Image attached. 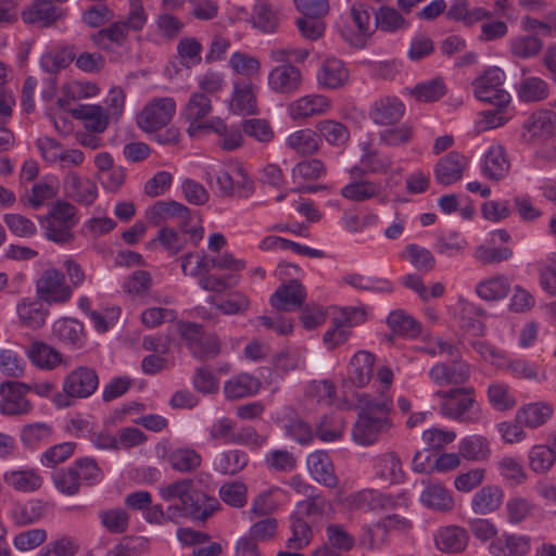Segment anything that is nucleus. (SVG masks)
Masks as SVG:
<instances>
[{"label":"nucleus","mask_w":556,"mask_h":556,"mask_svg":"<svg viewBox=\"0 0 556 556\" xmlns=\"http://www.w3.org/2000/svg\"><path fill=\"white\" fill-rule=\"evenodd\" d=\"M358 418L352 429V438L359 445L374 444L380 434L392 427L390 413L392 401L380 397L374 399L362 394L357 400Z\"/></svg>","instance_id":"1"},{"label":"nucleus","mask_w":556,"mask_h":556,"mask_svg":"<svg viewBox=\"0 0 556 556\" xmlns=\"http://www.w3.org/2000/svg\"><path fill=\"white\" fill-rule=\"evenodd\" d=\"M97 370L87 365H79L68 371L62 380V390L54 393L52 403L59 409L67 408L79 400L89 399L99 388Z\"/></svg>","instance_id":"2"},{"label":"nucleus","mask_w":556,"mask_h":556,"mask_svg":"<svg viewBox=\"0 0 556 556\" xmlns=\"http://www.w3.org/2000/svg\"><path fill=\"white\" fill-rule=\"evenodd\" d=\"M433 396L440 400L439 412L443 417L468 425L480 421L482 410L475 399L473 388L457 387L438 390Z\"/></svg>","instance_id":"3"},{"label":"nucleus","mask_w":556,"mask_h":556,"mask_svg":"<svg viewBox=\"0 0 556 556\" xmlns=\"http://www.w3.org/2000/svg\"><path fill=\"white\" fill-rule=\"evenodd\" d=\"M78 222L77 208L70 202L61 200L52 205L47 215L39 217L46 238L62 244L73 241V228Z\"/></svg>","instance_id":"4"},{"label":"nucleus","mask_w":556,"mask_h":556,"mask_svg":"<svg viewBox=\"0 0 556 556\" xmlns=\"http://www.w3.org/2000/svg\"><path fill=\"white\" fill-rule=\"evenodd\" d=\"M505 74L500 67H490L473 80L475 97L496 108H506L510 101L509 93L502 88Z\"/></svg>","instance_id":"5"},{"label":"nucleus","mask_w":556,"mask_h":556,"mask_svg":"<svg viewBox=\"0 0 556 556\" xmlns=\"http://www.w3.org/2000/svg\"><path fill=\"white\" fill-rule=\"evenodd\" d=\"M179 334L195 358L210 359L220 352V342L214 334L204 333L202 326L194 323H180Z\"/></svg>","instance_id":"6"},{"label":"nucleus","mask_w":556,"mask_h":556,"mask_svg":"<svg viewBox=\"0 0 556 556\" xmlns=\"http://www.w3.org/2000/svg\"><path fill=\"white\" fill-rule=\"evenodd\" d=\"M218 508L217 498L192 488L182 504L169 505V515L172 518H178V520L188 517L203 521Z\"/></svg>","instance_id":"7"},{"label":"nucleus","mask_w":556,"mask_h":556,"mask_svg":"<svg viewBox=\"0 0 556 556\" xmlns=\"http://www.w3.org/2000/svg\"><path fill=\"white\" fill-rule=\"evenodd\" d=\"M30 386L10 380L0 383V414L3 416H26L34 409L33 403L26 397Z\"/></svg>","instance_id":"8"},{"label":"nucleus","mask_w":556,"mask_h":556,"mask_svg":"<svg viewBox=\"0 0 556 556\" xmlns=\"http://www.w3.org/2000/svg\"><path fill=\"white\" fill-rule=\"evenodd\" d=\"M37 296L48 304H64L73 295L72 286L65 281L62 271L55 268L46 269L36 282Z\"/></svg>","instance_id":"9"},{"label":"nucleus","mask_w":556,"mask_h":556,"mask_svg":"<svg viewBox=\"0 0 556 556\" xmlns=\"http://www.w3.org/2000/svg\"><path fill=\"white\" fill-rule=\"evenodd\" d=\"M176 112V102L173 98H157L149 102L137 117L139 128L152 132L165 127Z\"/></svg>","instance_id":"10"},{"label":"nucleus","mask_w":556,"mask_h":556,"mask_svg":"<svg viewBox=\"0 0 556 556\" xmlns=\"http://www.w3.org/2000/svg\"><path fill=\"white\" fill-rule=\"evenodd\" d=\"M212 110V102L207 94L193 92L190 96L181 111V118L189 124L187 132L190 137H194L200 130L213 127L214 121L211 123H202V121L211 114Z\"/></svg>","instance_id":"11"},{"label":"nucleus","mask_w":556,"mask_h":556,"mask_svg":"<svg viewBox=\"0 0 556 556\" xmlns=\"http://www.w3.org/2000/svg\"><path fill=\"white\" fill-rule=\"evenodd\" d=\"M149 222L160 226L166 220H177L178 228L182 232H189L188 225L191 218L190 210L176 201H157L147 212Z\"/></svg>","instance_id":"12"},{"label":"nucleus","mask_w":556,"mask_h":556,"mask_svg":"<svg viewBox=\"0 0 556 556\" xmlns=\"http://www.w3.org/2000/svg\"><path fill=\"white\" fill-rule=\"evenodd\" d=\"M285 435L300 445H307L314 440V432L308 422L302 419L291 406H285L276 418Z\"/></svg>","instance_id":"13"},{"label":"nucleus","mask_w":556,"mask_h":556,"mask_svg":"<svg viewBox=\"0 0 556 556\" xmlns=\"http://www.w3.org/2000/svg\"><path fill=\"white\" fill-rule=\"evenodd\" d=\"M305 287L298 280L282 282L271 294L270 305L279 312H290L299 308L305 301Z\"/></svg>","instance_id":"14"},{"label":"nucleus","mask_w":556,"mask_h":556,"mask_svg":"<svg viewBox=\"0 0 556 556\" xmlns=\"http://www.w3.org/2000/svg\"><path fill=\"white\" fill-rule=\"evenodd\" d=\"M349 509L362 511L388 510L395 506L396 501L374 489L355 492L345 500Z\"/></svg>","instance_id":"15"},{"label":"nucleus","mask_w":556,"mask_h":556,"mask_svg":"<svg viewBox=\"0 0 556 556\" xmlns=\"http://www.w3.org/2000/svg\"><path fill=\"white\" fill-rule=\"evenodd\" d=\"M267 81L275 93L293 94L300 89L302 73L292 64H280L269 72Z\"/></svg>","instance_id":"16"},{"label":"nucleus","mask_w":556,"mask_h":556,"mask_svg":"<svg viewBox=\"0 0 556 556\" xmlns=\"http://www.w3.org/2000/svg\"><path fill=\"white\" fill-rule=\"evenodd\" d=\"M65 194L73 201L89 206L98 198V187L89 177L68 172L63 180Z\"/></svg>","instance_id":"17"},{"label":"nucleus","mask_w":556,"mask_h":556,"mask_svg":"<svg viewBox=\"0 0 556 556\" xmlns=\"http://www.w3.org/2000/svg\"><path fill=\"white\" fill-rule=\"evenodd\" d=\"M331 109V101L323 94H307L288 105L287 112L292 121H302L315 115H324Z\"/></svg>","instance_id":"18"},{"label":"nucleus","mask_w":556,"mask_h":556,"mask_svg":"<svg viewBox=\"0 0 556 556\" xmlns=\"http://www.w3.org/2000/svg\"><path fill=\"white\" fill-rule=\"evenodd\" d=\"M65 14V10L58 8L51 1L36 0L21 13V16L24 23L45 28L62 20Z\"/></svg>","instance_id":"19"},{"label":"nucleus","mask_w":556,"mask_h":556,"mask_svg":"<svg viewBox=\"0 0 556 556\" xmlns=\"http://www.w3.org/2000/svg\"><path fill=\"white\" fill-rule=\"evenodd\" d=\"M467 165V159L463 154L451 151L437 162L434 178L440 185L451 186L462 179Z\"/></svg>","instance_id":"20"},{"label":"nucleus","mask_w":556,"mask_h":556,"mask_svg":"<svg viewBox=\"0 0 556 556\" xmlns=\"http://www.w3.org/2000/svg\"><path fill=\"white\" fill-rule=\"evenodd\" d=\"M470 377V366L465 362H453L451 365L438 363L429 370V378L439 387L462 386Z\"/></svg>","instance_id":"21"},{"label":"nucleus","mask_w":556,"mask_h":556,"mask_svg":"<svg viewBox=\"0 0 556 556\" xmlns=\"http://www.w3.org/2000/svg\"><path fill=\"white\" fill-rule=\"evenodd\" d=\"M405 114L404 103L396 97H383L374 102L369 110L370 119L381 126L394 125Z\"/></svg>","instance_id":"22"},{"label":"nucleus","mask_w":556,"mask_h":556,"mask_svg":"<svg viewBox=\"0 0 556 556\" xmlns=\"http://www.w3.org/2000/svg\"><path fill=\"white\" fill-rule=\"evenodd\" d=\"M52 337L72 349H81L87 342L84 325L74 318H60L52 325Z\"/></svg>","instance_id":"23"},{"label":"nucleus","mask_w":556,"mask_h":556,"mask_svg":"<svg viewBox=\"0 0 556 556\" xmlns=\"http://www.w3.org/2000/svg\"><path fill=\"white\" fill-rule=\"evenodd\" d=\"M306 466L312 477L320 484L334 489L339 480L329 454L319 450L311 453L306 459Z\"/></svg>","instance_id":"24"},{"label":"nucleus","mask_w":556,"mask_h":556,"mask_svg":"<svg viewBox=\"0 0 556 556\" xmlns=\"http://www.w3.org/2000/svg\"><path fill=\"white\" fill-rule=\"evenodd\" d=\"M316 78L320 88L336 90L348 83L349 71L341 60L331 58L321 63Z\"/></svg>","instance_id":"25"},{"label":"nucleus","mask_w":556,"mask_h":556,"mask_svg":"<svg viewBox=\"0 0 556 556\" xmlns=\"http://www.w3.org/2000/svg\"><path fill=\"white\" fill-rule=\"evenodd\" d=\"M30 363L42 370H53L60 365L67 366L63 355L53 346L42 341L33 342L26 350Z\"/></svg>","instance_id":"26"},{"label":"nucleus","mask_w":556,"mask_h":556,"mask_svg":"<svg viewBox=\"0 0 556 556\" xmlns=\"http://www.w3.org/2000/svg\"><path fill=\"white\" fill-rule=\"evenodd\" d=\"M531 548L529 535L503 533L489 545L493 556H526Z\"/></svg>","instance_id":"27"},{"label":"nucleus","mask_w":556,"mask_h":556,"mask_svg":"<svg viewBox=\"0 0 556 556\" xmlns=\"http://www.w3.org/2000/svg\"><path fill=\"white\" fill-rule=\"evenodd\" d=\"M434 540L440 551L448 554H457L466 549L469 542V534L465 528L451 525L440 528Z\"/></svg>","instance_id":"28"},{"label":"nucleus","mask_w":556,"mask_h":556,"mask_svg":"<svg viewBox=\"0 0 556 556\" xmlns=\"http://www.w3.org/2000/svg\"><path fill=\"white\" fill-rule=\"evenodd\" d=\"M509 168L510 162L505 149L500 144L491 146L484 154L482 174L491 180L498 181L507 175Z\"/></svg>","instance_id":"29"},{"label":"nucleus","mask_w":556,"mask_h":556,"mask_svg":"<svg viewBox=\"0 0 556 556\" xmlns=\"http://www.w3.org/2000/svg\"><path fill=\"white\" fill-rule=\"evenodd\" d=\"M43 302L39 298H25L17 304V315L24 327L39 329L46 324L49 311Z\"/></svg>","instance_id":"30"},{"label":"nucleus","mask_w":556,"mask_h":556,"mask_svg":"<svg viewBox=\"0 0 556 556\" xmlns=\"http://www.w3.org/2000/svg\"><path fill=\"white\" fill-rule=\"evenodd\" d=\"M504 500V491L498 485L486 484L477 491L471 500V509L478 515L496 511Z\"/></svg>","instance_id":"31"},{"label":"nucleus","mask_w":556,"mask_h":556,"mask_svg":"<svg viewBox=\"0 0 556 556\" xmlns=\"http://www.w3.org/2000/svg\"><path fill=\"white\" fill-rule=\"evenodd\" d=\"M420 502L428 508L447 513L454 508L455 502L451 492L439 482H429L420 494Z\"/></svg>","instance_id":"32"},{"label":"nucleus","mask_w":556,"mask_h":556,"mask_svg":"<svg viewBox=\"0 0 556 556\" xmlns=\"http://www.w3.org/2000/svg\"><path fill=\"white\" fill-rule=\"evenodd\" d=\"M73 116L84 121L86 130L93 134H102L109 126V115L101 105L80 104Z\"/></svg>","instance_id":"33"},{"label":"nucleus","mask_w":556,"mask_h":556,"mask_svg":"<svg viewBox=\"0 0 556 556\" xmlns=\"http://www.w3.org/2000/svg\"><path fill=\"white\" fill-rule=\"evenodd\" d=\"M375 475L386 483H401L404 480L402 462L397 454L388 452L375 460Z\"/></svg>","instance_id":"34"},{"label":"nucleus","mask_w":556,"mask_h":556,"mask_svg":"<svg viewBox=\"0 0 556 556\" xmlns=\"http://www.w3.org/2000/svg\"><path fill=\"white\" fill-rule=\"evenodd\" d=\"M261 388V381L253 375L242 372L227 380L224 393L228 400H240L254 395Z\"/></svg>","instance_id":"35"},{"label":"nucleus","mask_w":556,"mask_h":556,"mask_svg":"<svg viewBox=\"0 0 556 556\" xmlns=\"http://www.w3.org/2000/svg\"><path fill=\"white\" fill-rule=\"evenodd\" d=\"M553 412V406L546 402L529 403L517 410L516 421L528 428H538L552 417Z\"/></svg>","instance_id":"36"},{"label":"nucleus","mask_w":556,"mask_h":556,"mask_svg":"<svg viewBox=\"0 0 556 556\" xmlns=\"http://www.w3.org/2000/svg\"><path fill=\"white\" fill-rule=\"evenodd\" d=\"M375 356L366 351H358L352 357L349 368V378L356 387L366 386L374 374Z\"/></svg>","instance_id":"37"},{"label":"nucleus","mask_w":556,"mask_h":556,"mask_svg":"<svg viewBox=\"0 0 556 556\" xmlns=\"http://www.w3.org/2000/svg\"><path fill=\"white\" fill-rule=\"evenodd\" d=\"M321 140L316 130L303 128L293 131L287 137L286 144L301 155H311L320 148Z\"/></svg>","instance_id":"38"},{"label":"nucleus","mask_w":556,"mask_h":556,"mask_svg":"<svg viewBox=\"0 0 556 556\" xmlns=\"http://www.w3.org/2000/svg\"><path fill=\"white\" fill-rule=\"evenodd\" d=\"M383 188L380 182L359 179L352 181L341 189V195L350 201L364 202L382 194Z\"/></svg>","instance_id":"39"},{"label":"nucleus","mask_w":556,"mask_h":556,"mask_svg":"<svg viewBox=\"0 0 556 556\" xmlns=\"http://www.w3.org/2000/svg\"><path fill=\"white\" fill-rule=\"evenodd\" d=\"M126 23L115 22L91 35L92 42L104 51H110L114 45L123 46L127 39Z\"/></svg>","instance_id":"40"},{"label":"nucleus","mask_w":556,"mask_h":556,"mask_svg":"<svg viewBox=\"0 0 556 556\" xmlns=\"http://www.w3.org/2000/svg\"><path fill=\"white\" fill-rule=\"evenodd\" d=\"M459 455L466 460L483 462L491 456L489 441L482 435H470L462 439L458 444Z\"/></svg>","instance_id":"41"},{"label":"nucleus","mask_w":556,"mask_h":556,"mask_svg":"<svg viewBox=\"0 0 556 556\" xmlns=\"http://www.w3.org/2000/svg\"><path fill=\"white\" fill-rule=\"evenodd\" d=\"M265 467L274 473H289L298 466L296 456L286 447L273 448L264 456Z\"/></svg>","instance_id":"42"},{"label":"nucleus","mask_w":556,"mask_h":556,"mask_svg":"<svg viewBox=\"0 0 556 556\" xmlns=\"http://www.w3.org/2000/svg\"><path fill=\"white\" fill-rule=\"evenodd\" d=\"M8 485L18 492H34L41 488L43 479L34 469L13 470L4 473Z\"/></svg>","instance_id":"43"},{"label":"nucleus","mask_w":556,"mask_h":556,"mask_svg":"<svg viewBox=\"0 0 556 556\" xmlns=\"http://www.w3.org/2000/svg\"><path fill=\"white\" fill-rule=\"evenodd\" d=\"M52 434V427L46 422L27 424L21 430V442L26 448L35 450L49 442Z\"/></svg>","instance_id":"44"},{"label":"nucleus","mask_w":556,"mask_h":556,"mask_svg":"<svg viewBox=\"0 0 556 556\" xmlns=\"http://www.w3.org/2000/svg\"><path fill=\"white\" fill-rule=\"evenodd\" d=\"M477 294L484 301H498L510 292V282L504 276H496L479 282Z\"/></svg>","instance_id":"45"},{"label":"nucleus","mask_w":556,"mask_h":556,"mask_svg":"<svg viewBox=\"0 0 556 556\" xmlns=\"http://www.w3.org/2000/svg\"><path fill=\"white\" fill-rule=\"evenodd\" d=\"M252 23L264 33H274L279 25V11L271 4L256 3L253 8Z\"/></svg>","instance_id":"46"},{"label":"nucleus","mask_w":556,"mask_h":556,"mask_svg":"<svg viewBox=\"0 0 556 556\" xmlns=\"http://www.w3.org/2000/svg\"><path fill=\"white\" fill-rule=\"evenodd\" d=\"M486 396L491 406L498 412L510 410L517 405L509 386L504 382H492L488 387Z\"/></svg>","instance_id":"47"},{"label":"nucleus","mask_w":556,"mask_h":556,"mask_svg":"<svg viewBox=\"0 0 556 556\" xmlns=\"http://www.w3.org/2000/svg\"><path fill=\"white\" fill-rule=\"evenodd\" d=\"M51 478L55 489L64 495L74 496L80 491V476L73 465L55 470Z\"/></svg>","instance_id":"48"},{"label":"nucleus","mask_w":556,"mask_h":556,"mask_svg":"<svg viewBox=\"0 0 556 556\" xmlns=\"http://www.w3.org/2000/svg\"><path fill=\"white\" fill-rule=\"evenodd\" d=\"M327 168L319 159H307L296 163L291 172L293 182L300 185L307 180H316L326 175Z\"/></svg>","instance_id":"49"},{"label":"nucleus","mask_w":556,"mask_h":556,"mask_svg":"<svg viewBox=\"0 0 556 556\" xmlns=\"http://www.w3.org/2000/svg\"><path fill=\"white\" fill-rule=\"evenodd\" d=\"M231 109L233 112L242 115L254 114L256 112V97L251 85H235Z\"/></svg>","instance_id":"50"},{"label":"nucleus","mask_w":556,"mask_h":556,"mask_svg":"<svg viewBox=\"0 0 556 556\" xmlns=\"http://www.w3.org/2000/svg\"><path fill=\"white\" fill-rule=\"evenodd\" d=\"M409 94L420 102H434L446 93V86L442 78H433L417 84L408 89Z\"/></svg>","instance_id":"51"},{"label":"nucleus","mask_w":556,"mask_h":556,"mask_svg":"<svg viewBox=\"0 0 556 556\" xmlns=\"http://www.w3.org/2000/svg\"><path fill=\"white\" fill-rule=\"evenodd\" d=\"M527 128L533 136H553L556 134V113L549 110L536 111L529 118Z\"/></svg>","instance_id":"52"},{"label":"nucleus","mask_w":556,"mask_h":556,"mask_svg":"<svg viewBox=\"0 0 556 556\" xmlns=\"http://www.w3.org/2000/svg\"><path fill=\"white\" fill-rule=\"evenodd\" d=\"M249 463V456L245 452L240 450H228L220 454L215 467L216 470L223 475H237Z\"/></svg>","instance_id":"53"},{"label":"nucleus","mask_w":556,"mask_h":556,"mask_svg":"<svg viewBox=\"0 0 556 556\" xmlns=\"http://www.w3.org/2000/svg\"><path fill=\"white\" fill-rule=\"evenodd\" d=\"M543 48V41L536 35H521L514 37L509 42L513 55L520 59H530L538 55Z\"/></svg>","instance_id":"54"},{"label":"nucleus","mask_w":556,"mask_h":556,"mask_svg":"<svg viewBox=\"0 0 556 556\" xmlns=\"http://www.w3.org/2000/svg\"><path fill=\"white\" fill-rule=\"evenodd\" d=\"M291 536L286 541V546L291 551H299L306 547L312 539L313 531L311 526L304 519L290 517Z\"/></svg>","instance_id":"55"},{"label":"nucleus","mask_w":556,"mask_h":556,"mask_svg":"<svg viewBox=\"0 0 556 556\" xmlns=\"http://www.w3.org/2000/svg\"><path fill=\"white\" fill-rule=\"evenodd\" d=\"M534 508L535 505L526 497H510L505 504L506 519L511 525H520L533 514Z\"/></svg>","instance_id":"56"},{"label":"nucleus","mask_w":556,"mask_h":556,"mask_svg":"<svg viewBox=\"0 0 556 556\" xmlns=\"http://www.w3.org/2000/svg\"><path fill=\"white\" fill-rule=\"evenodd\" d=\"M200 454L189 447H179L172 451L168 455V462L174 470L188 472L195 470L201 465Z\"/></svg>","instance_id":"57"},{"label":"nucleus","mask_w":556,"mask_h":556,"mask_svg":"<svg viewBox=\"0 0 556 556\" xmlns=\"http://www.w3.org/2000/svg\"><path fill=\"white\" fill-rule=\"evenodd\" d=\"M316 131L320 137L332 146L344 144L350 137L345 125L333 119H324L316 124Z\"/></svg>","instance_id":"58"},{"label":"nucleus","mask_w":556,"mask_h":556,"mask_svg":"<svg viewBox=\"0 0 556 556\" xmlns=\"http://www.w3.org/2000/svg\"><path fill=\"white\" fill-rule=\"evenodd\" d=\"M466 247V239L457 231L441 233L434 243V250L437 253L446 257H454L463 254Z\"/></svg>","instance_id":"59"},{"label":"nucleus","mask_w":556,"mask_h":556,"mask_svg":"<svg viewBox=\"0 0 556 556\" xmlns=\"http://www.w3.org/2000/svg\"><path fill=\"white\" fill-rule=\"evenodd\" d=\"M375 26L386 33H395L407 27L405 18L391 7H381L375 14Z\"/></svg>","instance_id":"60"},{"label":"nucleus","mask_w":556,"mask_h":556,"mask_svg":"<svg viewBox=\"0 0 556 556\" xmlns=\"http://www.w3.org/2000/svg\"><path fill=\"white\" fill-rule=\"evenodd\" d=\"M58 194L55 184L48 181H39L35 184L25 197L22 198L25 204L34 210H38L45 205L49 200H52Z\"/></svg>","instance_id":"61"},{"label":"nucleus","mask_w":556,"mask_h":556,"mask_svg":"<svg viewBox=\"0 0 556 556\" xmlns=\"http://www.w3.org/2000/svg\"><path fill=\"white\" fill-rule=\"evenodd\" d=\"M387 323L393 332L397 334L416 337L421 331L420 324L401 309L391 312L388 316Z\"/></svg>","instance_id":"62"},{"label":"nucleus","mask_w":556,"mask_h":556,"mask_svg":"<svg viewBox=\"0 0 556 556\" xmlns=\"http://www.w3.org/2000/svg\"><path fill=\"white\" fill-rule=\"evenodd\" d=\"M497 469L502 478L510 485L522 484L527 480V472L516 457L505 456L497 462Z\"/></svg>","instance_id":"63"},{"label":"nucleus","mask_w":556,"mask_h":556,"mask_svg":"<svg viewBox=\"0 0 556 556\" xmlns=\"http://www.w3.org/2000/svg\"><path fill=\"white\" fill-rule=\"evenodd\" d=\"M548 94L547 84L539 77H528L520 81L518 97L523 102H538Z\"/></svg>","instance_id":"64"}]
</instances>
